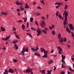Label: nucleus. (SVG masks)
Returning a JSON list of instances; mask_svg holds the SVG:
<instances>
[{
	"label": "nucleus",
	"instance_id": "nucleus-61",
	"mask_svg": "<svg viewBox=\"0 0 74 74\" xmlns=\"http://www.w3.org/2000/svg\"><path fill=\"white\" fill-rule=\"evenodd\" d=\"M30 31V30H26V32H29V31Z\"/></svg>",
	"mask_w": 74,
	"mask_h": 74
},
{
	"label": "nucleus",
	"instance_id": "nucleus-8",
	"mask_svg": "<svg viewBox=\"0 0 74 74\" xmlns=\"http://www.w3.org/2000/svg\"><path fill=\"white\" fill-rule=\"evenodd\" d=\"M8 72L10 73H14V71L12 69H9Z\"/></svg>",
	"mask_w": 74,
	"mask_h": 74
},
{
	"label": "nucleus",
	"instance_id": "nucleus-54",
	"mask_svg": "<svg viewBox=\"0 0 74 74\" xmlns=\"http://www.w3.org/2000/svg\"><path fill=\"white\" fill-rule=\"evenodd\" d=\"M42 19H44V20H45V18H44V17L43 16L42 17Z\"/></svg>",
	"mask_w": 74,
	"mask_h": 74
},
{
	"label": "nucleus",
	"instance_id": "nucleus-40",
	"mask_svg": "<svg viewBox=\"0 0 74 74\" xmlns=\"http://www.w3.org/2000/svg\"><path fill=\"white\" fill-rule=\"evenodd\" d=\"M64 73H65V72H61V74H64Z\"/></svg>",
	"mask_w": 74,
	"mask_h": 74
},
{
	"label": "nucleus",
	"instance_id": "nucleus-11",
	"mask_svg": "<svg viewBox=\"0 0 74 74\" xmlns=\"http://www.w3.org/2000/svg\"><path fill=\"white\" fill-rule=\"evenodd\" d=\"M69 27L71 30H72L73 29V27L72 24H69Z\"/></svg>",
	"mask_w": 74,
	"mask_h": 74
},
{
	"label": "nucleus",
	"instance_id": "nucleus-50",
	"mask_svg": "<svg viewBox=\"0 0 74 74\" xmlns=\"http://www.w3.org/2000/svg\"><path fill=\"white\" fill-rule=\"evenodd\" d=\"M40 2H41V3H42V4H44V1H40Z\"/></svg>",
	"mask_w": 74,
	"mask_h": 74
},
{
	"label": "nucleus",
	"instance_id": "nucleus-9",
	"mask_svg": "<svg viewBox=\"0 0 74 74\" xmlns=\"http://www.w3.org/2000/svg\"><path fill=\"white\" fill-rule=\"evenodd\" d=\"M48 29L47 28H45V30H42V32H43V33H45V34H47V31L48 30Z\"/></svg>",
	"mask_w": 74,
	"mask_h": 74
},
{
	"label": "nucleus",
	"instance_id": "nucleus-28",
	"mask_svg": "<svg viewBox=\"0 0 74 74\" xmlns=\"http://www.w3.org/2000/svg\"><path fill=\"white\" fill-rule=\"evenodd\" d=\"M60 4H59L58 5V6H56L55 7H56V8H59V7H60Z\"/></svg>",
	"mask_w": 74,
	"mask_h": 74
},
{
	"label": "nucleus",
	"instance_id": "nucleus-20",
	"mask_svg": "<svg viewBox=\"0 0 74 74\" xmlns=\"http://www.w3.org/2000/svg\"><path fill=\"white\" fill-rule=\"evenodd\" d=\"M58 38L59 39H60L61 38V34H58Z\"/></svg>",
	"mask_w": 74,
	"mask_h": 74
},
{
	"label": "nucleus",
	"instance_id": "nucleus-34",
	"mask_svg": "<svg viewBox=\"0 0 74 74\" xmlns=\"http://www.w3.org/2000/svg\"><path fill=\"white\" fill-rule=\"evenodd\" d=\"M69 70H70V71H73V69H71V67H69Z\"/></svg>",
	"mask_w": 74,
	"mask_h": 74
},
{
	"label": "nucleus",
	"instance_id": "nucleus-23",
	"mask_svg": "<svg viewBox=\"0 0 74 74\" xmlns=\"http://www.w3.org/2000/svg\"><path fill=\"white\" fill-rule=\"evenodd\" d=\"M52 71V70H51L50 71H47V72H48V73H47V74H51V71Z\"/></svg>",
	"mask_w": 74,
	"mask_h": 74
},
{
	"label": "nucleus",
	"instance_id": "nucleus-58",
	"mask_svg": "<svg viewBox=\"0 0 74 74\" xmlns=\"http://www.w3.org/2000/svg\"><path fill=\"white\" fill-rule=\"evenodd\" d=\"M37 56H40V54L37 53Z\"/></svg>",
	"mask_w": 74,
	"mask_h": 74
},
{
	"label": "nucleus",
	"instance_id": "nucleus-4",
	"mask_svg": "<svg viewBox=\"0 0 74 74\" xmlns=\"http://www.w3.org/2000/svg\"><path fill=\"white\" fill-rule=\"evenodd\" d=\"M37 31L38 33L37 34V36H38L39 35H40V34H41V32L40 29V28H38L37 29Z\"/></svg>",
	"mask_w": 74,
	"mask_h": 74
},
{
	"label": "nucleus",
	"instance_id": "nucleus-27",
	"mask_svg": "<svg viewBox=\"0 0 74 74\" xmlns=\"http://www.w3.org/2000/svg\"><path fill=\"white\" fill-rule=\"evenodd\" d=\"M40 72H41L42 73H45V71L44 70H42V71H40Z\"/></svg>",
	"mask_w": 74,
	"mask_h": 74
},
{
	"label": "nucleus",
	"instance_id": "nucleus-22",
	"mask_svg": "<svg viewBox=\"0 0 74 74\" xmlns=\"http://www.w3.org/2000/svg\"><path fill=\"white\" fill-rule=\"evenodd\" d=\"M22 27L23 28V29H24L25 28V26L24 24H23L22 25Z\"/></svg>",
	"mask_w": 74,
	"mask_h": 74
},
{
	"label": "nucleus",
	"instance_id": "nucleus-13",
	"mask_svg": "<svg viewBox=\"0 0 74 74\" xmlns=\"http://www.w3.org/2000/svg\"><path fill=\"white\" fill-rule=\"evenodd\" d=\"M10 38V36H8L7 37H6V38L5 39H4L3 38H2V40H4V41H7V40H8V39H9V38Z\"/></svg>",
	"mask_w": 74,
	"mask_h": 74
},
{
	"label": "nucleus",
	"instance_id": "nucleus-32",
	"mask_svg": "<svg viewBox=\"0 0 74 74\" xmlns=\"http://www.w3.org/2000/svg\"><path fill=\"white\" fill-rule=\"evenodd\" d=\"M36 16H38L39 15H40V13L39 12H38L36 13Z\"/></svg>",
	"mask_w": 74,
	"mask_h": 74
},
{
	"label": "nucleus",
	"instance_id": "nucleus-56",
	"mask_svg": "<svg viewBox=\"0 0 74 74\" xmlns=\"http://www.w3.org/2000/svg\"><path fill=\"white\" fill-rule=\"evenodd\" d=\"M18 22H23L22 21H21V20L18 21Z\"/></svg>",
	"mask_w": 74,
	"mask_h": 74
},
{
	"label": "nucleus",
	"instance_id": "nucleus-29",
	"mask_svg": "<svg viewBox=\"0 0 74 74\" xmlns=\"http://www.w3.org/2000/svg\"><path fill=\"white\" fill-rule=\"evenodd\" d=\"M35 24L36 25H37V26H38V23H37V21H36L35 22Z\"/></svg>",
	"mask_w": 74,
	"mask_h": 74
},
{
	"label": "nucleus",
	"instance_id": "nucleus-15",
	"mask_svg": "<svg viewBox=\"0 0 74 74\" xmlns=\"http://www.w3.org/2000/svg\"><path fill=\"white\" fill-rule=\"evenodd\" d=\"M1 14L2 15H7V13L5 12H1Z\"/></svg>",
	"mask_w": 74,
	"mask_h": 74
},
{
	"label": "nucleus",
	"instance_id": "nucleus-49",
	"mask_svg": "<svg viewBox=\"0 0 74 74\" xmlns=\"http://www.w3.org/2000/svg\"><path fill=\"white\" fill-rule=\"evenodd\" d=\"M65 12H66V11H65L64 12L63 14V16H64V14H65Z\"/></svg>",
	"mask_w": 74,
	"mask_h": 74
},
{
	"label": "nucleus",
	"instance_id": "nucleus-25",
	"mask_svg": "<svg viewBox=\"0 0 74 74\" xmlns=\"http://www.w3.org/2000/svg\"><path fill=\"white\" fill-rule=\"evenodd\" d=\"M20 8L21 11H23L24 10V9H23V8H22V6H21Z\"/></svg>",
	"mask_w": 74,
	"mask_h": 74
},
{
	"label": "nucleus",
	"instance_id": "nucleus-16",
	"mask_svg": "<svg viewBox=\"0 0 74 74\" xmlns=\"http://www.w3.org/2000/svg\"><path fill=\"white\" fill-rule=\"evenodd\" d=\"M53 63V61L52 60H50L49 62V64H51V63Z\"/></svg>",
	"mask_w": 74,
	"mask_h": 74
},
{
	"label": "nucleus",
	"instance_id": "nucleus-24",
	"mask_svg": "<svg viewBox=\"0 0 74 74\" xmlns=\"http://www.w3.org/2000/svg\"><path fill=\"white\" fill-rule=\"evenodd\" d=\"M33 21V18L32 17L30 18V22H32Z\"/></svg>",
	"mask_w": 74,
	"mask_h": 74
},
{
	"label": "nucleus",
	"instance_id": "nucleus-5",
	"mask_svg": "<svg viewBox=\"0 0 74 74\" xmlns=\"http://www.w3.org/2000/svg\"><path fill=\"white\" fill-rule=\"evenodd\" d=\"M40 25L43 28H44V27H45V22H44V21H41V23L40 24Z\"/></svg>",
	"mask_w": 74,
	"mask_h": 74
},
{
	"label": "nucleus",
	"instance_id": "nucleus-53",
	"mask_svg": "<svg viewBox=\"0 0 74 74\" xmlns=\"http://www.w3.org/2000/svg\"><path fill=\"white\" fill-rule=\"evenodd\" d=\"M58 14H59V12H57L56 14L58 15Z\"/></svg>",
	"mask_w": 74,
	"mask_h": 74
},
{
	"label": "nucleus",
	"instance_id": "nucleus-62",
	"mask_svg": "<svg viewBox=\"0 0 74 74\" xmlns=\"http://www.w3.org/2000/svg\"><path fill=\"white\" fill-rule=\"evenodd\" d=\"M2 49H3V50H5V47H4Z\"/></svg>",
	"mask_w": 74,
	"mask_h": 74
},
{
	"label": "nucleus",
	"instance_id": "nucleus-39",
	"mask_svg": "<svg viewBox=\"0 0 74 74\" xmlns=\"http://www.w3.org/2000/svg\"><path fill=\"white\" fill-rule=\"evenodd\" d=\"M66 40H67V38H65L64 40V42H66Z\"/></svg>",
	"mask_w": 74,
	"mask_h": 74
},
{
	"label": "nucleus",
	"instance_id": "nucleus-30",
	"mask_svg": "<svg viewBox=\"0 0 74 74\" xmlns=\"http://www.w3.org/2000/svg\"><path fill=\"white\" fill-rule=\"evenodd\" d=\"M14 47H15L16 49H17L18 48V46H17V45L16 44L14 45Z\"/></svg>",
	"mask_w": 74,
	"mask_h": 74
},
{
	"label": "nucleus",
	"instance_id": "nucleus-48",
	"mask_svg": "<svg viewBox=\"0 0 74 74\" xmlns=\"http://www.w3.org/2000/svg\"><path fill=\"white\" fill-rule=\"evenodd\" d=\"M49 29H50V30H52V27H51L50 26H49Z\"/></svg>",
	"mask_w": 74,
	"mask_h": 74
},
{
	"label": "nucleus",
	"instance_id": "nucleus-6",
	"mask_svg": "<svg viewBox=\"0 0 74 74\" xmlns=\"http://www.w3.org/2000/svg\"><path fill=\"white\" fill-rule=\"evenodd\" d=\"M33 71V69L29 68V69H27L26 70V73H32Z\"/></svg>",
	"mask_w": 74,
	"mask_h": 74
},
{
	"label": "nucleus",
	"instance_id": "nucleus-2",
	"mask_svg": "<svg viewBox=\"0 0 74 74\" xmlns=\"http://www.w3.org/2000/svg\"><path fill=\"white\" fill-rule=\"evenodd\" d=\"M41 50V52H43L44 51V53H45V55L44 56H42L43 58H47V53L48 52L47 51H45V49H43L42 48H40Z\"/></svg>",
	"mask_w": 74,
	"mask_h": 74
},
{
	"label": "nucleus",
	"instance_id": "nucleus-57",
	"mask_svg": "<svg viewBox=\"0 0 74 74\" xmlns=\"http://www.w3.org/2000/svg\"><path fill=\"white\" fill-rule=\"evenodd\" d=\"M29 36H30L32 38H33V37H32V35L29 34Z\"/></svg>",
	"mask_w": 74,
	"mask_h": 74
},
{
	"label": "nucleus",
	"instance_id": "nucleus-64",
	"mask_svg": "<svg viewBox=\"0 0 74 74\" xmlns=\"http://www.w3.org/2000/svg\"><path fill=\"white\" fill-rule=\"evenodd\" d=\"M47 19H48V15H47Z\"/></svg>",
	"mask_w": 74,
	"mask_h": 74
},
{
	"label": "nucleus",
	"instance_id": "nucleus-52",
	"mask_svg": "<svg viewBox=\"0 0 74 74\" xmlns=\"http://www.w3.org/2000/svg\"><path fill=\"white\" fill-rule=\"evenodd\" d=\"M17 11L18 12H19V11H20L19 9H17Z\"/></svg>",
	"mask_w": 74,
	"mask_h": 74
},
{
	"label": "nucleus",
	"instance_id": "nucleus-33",
	"mask_svg": "<svg viewBox=\"0 0 74 74\" xmlns=\"http://www.w3.org/2000/svg\"><path fill=\"white\" fill-rule=\"evenodd\" d=\"M15 36H16V38H18V39H20V38H19L18 36L16 35V34L15 35Z\"/></svg>",
	"mask_w": 74,
	"mask_h": 74
},
{
	"label": "nucleus",
	"instance_id": "nucleus-19",
	"mask_svg": "<svg viewBox=\"0 0 74 74\" xmlns=\"http://www.w3.org/2000/svg\"><path fill=\"white\" fill-rule=\"evenodd\" d=\"M5 71L3 73V74H8V71L5 69Z\"/></svg>",
	"mask_w": 74,
	"mask_h": 74
},
{
	"label": "nucleus",
	"instance_id": "nucleus-60",
	"mask_svg": "<svg viewBox=\"0 0 74 74\" xmlns=\"http://www.w3.org/2000/svg\"><path fill=\"white\" fill-rule=\"evenodd\" d=\"M56 69V67H55V68L54 69V70L55 71V70Z\"/></svg>",
	"mask_w": 74,
	"mask_h": 74
},
{
	"label": "nucleus",
	"instance_id": "nucleus-43",
	"mask_svg": "<svg viewBox=\"0 0 74 74\" xmlns=\"http://www.w3.org/2000/svg\"><path fill=\"white\" fill-rule=\"evenodd\" d=\"M71 34H72V36L73 37H74V34H73V32H71Z\"/></svg>",
	"mask_w": 74,
	"mask_h": 74
},
{
	"label": "nucleus",
	"instance_id": "nucleus-31",
	"mask_svg": "<svg viewBox=\"0 0 74 74\" xmlns=\"http://www.w3.org/2000/svg\"><path fill=\"white\" fill-rule=\"evenodd\" d=\"M68 6L67 5H66L65 6V8H64L66 10V9H67V6Z\"/></svg>",
	"mask_w": 74,
	"mask_h": 74
},
{
	"label": "nucleus",
	"instance_id": "nucleus-47",
	"mask_svg": "<svg viewBox=\"0 0 74 74\" xmlns=\"http://www.w3.org/2000/svg\"><path fill=\"white\" fill-rule=\"evenodd\" d=\"M56 4H58V5H59V4H60V3H56L55 4V5H56Z\"/></svg>",
	"mask_w": 74,
	"mask_h": 74
},
{
	"label": "nucleus",
	"instance_id": "nucleus-63",
	"mask_svg": "<svg viewBox=\"0 0 74 74\" xmlns=\"http://www.w3.org/2000/svg\"><path fill=\"white\" fill-rule=\"evenodd\" d=\"M74 60V58H72V60Z\"/></svg>",
	"mask_w": 74,
	"mask_h": 74
},
{
	"label": "nucleus",
	"instance_id": "nucleus-18",
	"mask_svg": "<svg viewBox=\"0 0 74 74\" xmlns=\"http://www.w3.org/2000/svg\"><path fill=\"white\" fill-rule=\"evenodd\" d=\"M1 29L2 32H4V31L5 30V29L2 27H1Z\"/></svg>",
	"mask_w": 74,
	"mask_h": 74
},
{
	"label": "nucleus",
	"instance_id": "nucleus-12",
	"mask_svg": "<svg viewBox=\"0 0 74 74\" xmlns=\"http://www.w3.org/2000/svg\"><path fill=\"white\" fill-rule=\"evenodd\" d=\"M66 30L67 32H68V33H71V31H70V29H69V28H68V27H66Z\"/></svg>",
	"mask_w": 74,
	"mask_h": 74
},
{
	"label": "nucleus",
	"instance_id": "nucleus-1",
	"mask_svg": "<svg viewBox=\"0 0 74 74\" xmlns=\"http://www.w3.org/2000/svg\"><path fill=\"white\" fill-rule=\"evenodd\" d=\"M65 16V19L64 20V22H63V24L64 25V27L66 29V25H67V17L68 16V12H67L65 13L64 15Z\"/></svg>",
	"mask_w": 74,
	"mask_h": 74
},
{
	"label": "nucleus",
	"instance_id": "nucleus-38",
	"mask_svg": "<svg viewBox=\"0 0 74 74\" xmlns=\"http://www.w3.org/2000/svg\"><path fill=\"white\" fill-rule=\"evenodd\" d=\"M25 8H29V6H25Z\"/></svg>",
	"mask_w": 74,
	"mask_h": 74
},
{
	"label": "nucleus",
	"instance_id": "nucleus-10",
	"mask_svg": "<svg viewBox=\"0 0 74 74\" xmlns=\"http://www.w3.org/2000/svg\"><path fill=\"white\" fill-rule=\"evenodd\" d=\"M16 4L17 5H22V3H20L19 2V1H17L16 2Z\"/></svg>",
	"mask_w": 74,
	"mask_h": 74
},
{
	"label": "nucleus",
	"instance_id": "nucleus-46",
	"mask_svg": "<svg viewBox=\"0 0 74 74\" xmlns=\"http://www.w3.org/2000/svg\"><path fill=\"white\" fill-rule=\"evenodd\" d=\"M27 20V18L25 17V19L24 21V22H26V21Z\"/></svg>",
	"mask_w": 74,
	"mask_h": 74
},
{
	"label": "nucleus",
	"instance_id": "nucleus-42",
	"mask_svg": "<svg viewBox=\"0 0 74 74\" xmlns=\"http://www.w3.org/2000/svg\"><path fill=\"white\" fill-rule=\"evenodd\" d=\"M29 51V50H28V48H27V49H25V52H27Z\"/></svg>",
	"mask_w": 74,
	"mask_h": 74
},
{
	"label": "nucleus",
	"instance_id": "nucleus-55",
	"mask_svg": "<svg viewBox=\"0 0 74 74\" xmlns=\"http://www.w3.org/2000/svg\"><path fill=\"white\" fill-rule=\"evenodd\" d=\"M29 25V23H28V22L27 23V26H28Z\"/></svg>",
	"mask_w": 74,
	"mask_h": 74
},
{
	"label": "nucleus",
	"instance_id": "nucleus-45",
	"mask_svg": "<svg viewBox=\"0 0 74 74\" xmlns=\"http://www.w3.org/2000/svg\"><path fill=\"white\" fill-rule=\"evenodd\" d=\"M38 8L40 10H41V7H40V6L38 7Z\"/></svg>",
	"mask_w": 74,
	"mask_h": 74
},
{
	"label": "nucleus",
	"instance_id": "nucleus-41",
	"mask_svg": "<svg viewBox=\"0 0 74 74\" xmlns=\"http://www.w3.org/2000/svg\"><path fill=\"white\" fill-rule=\"evenodd\" d=\"M13 29L14 30V31H15V30H16V28H15V27H13Z\"/></svg>",
	"mask_w": 74,
	"mask_h": 74
},
{
	"label": "nucleus",
	"instance_id": "nucleus-36",
	"mask_svg": "<svg viewBox=\"0 0 74 74\" xmlns=\"http://www.w3.org/2000/svg\"><path fill=\"white\" fill-rule=\"evenodd\" d=\"M52 34H53V35H55V31H53L52 32Z\"/></svg>",
	"mask_w": 74,
	"mask_h": 74
},
{
	"label": "nucleus",
	"instance_id": "nucleus-59",
	"mask_svg": "<svg viewBox=\"0 0 74 74\" xmlns=\"http://www.w3.org/2000/svg\"><path fill=\"white\" fill-rule=\"evenodd\" d=\"M52 27H52V28L53 29V27H54V25H52Z\"/></svg>",
	"mask_w": 74,
	"mask_h": 74
},
{
	"label": "nucleus",
	"instance_id": "nucleus-14",
	"mask_svg": "<svg viewBox=\"0 0 74 74\" xmlns=\"http://www.w3.org/2000/svg\"><path fill=\"white\" fill-rule=\"evenodd\" d=\"M61 57L62 58V60H64L66 58V56H64L63 55H62Z\"/></svg>",
	"mask_w": 74,
	"mask_h": 74
},
{
	"label": "nucleus",
	"instance_id": "nucleus-51",
	"mask_svg": "<svg viewBox=\"0 0 74 74\" xmlns=\"http://www.w3.org/2000/svg\"><path fill=\"white\" fill-rule=\"evenodd\" d=\"M67 47H68V48H69L70 47V45H67Z\"/></svg>",
	"mask_w": 74,
	"mask_h": 74
},
{
	"label": "nucleus",
	"instance_id": "nucleus-21",
	"mask_svg": "<svg viewBox=\"0 0 74 74\" xmlns=\"http://www.w3.org/2000/svg\"><path fill=\"white\" fill-rule=\"evenodd\" d=\"M64 40H63V38H62L61 39H60V42H63Z\"/></svg>",
	"mask_w": 74,
	"mask_h": 74
},
{
	"label": "nucleus",
	"instance_id": "nucleus-37",
	"mask_svg": "<svg viewBox=\"0 0 74 74\" xmlns=\"http://www.w3.org/2000/svg\"><path fill=\"white\" fill-rule=\"evenodd\" d=\"M58 16L60 18H62V16H61V15L59 14L58 15Z\"/></svg>",
	"mask_w": 74,
	"mask_h": 74
},
{
	"label": "nucleus",
	"instance_id": "nucleus-26",
	"mask_svg": "<svg viewBox=\"0 0 74 74\" xmlns=\"http://www.w3.org/2000/svg\"><path fill=\"white\" fill-rule=\"evenodd\" d=\"M12 60L14 61V63H16V62H17V61L16 59H13Z\"/></svg>",
	"mask_w": 74,
	"mask_h": 74
},
{
	"label": "nucleus",
	"instance_id": "nucleus-7",
	"mask_svg": "<svg viewBox=\"0 0 74 74\" xmlns=\"http://www.w3.org/2000/svg\"><path fill=\"white\" fill-rule=\"evenodd\" d=\"M58 49H59V51H58V53L59 54H62L61 52L62 51V49H61L60 47H58Z\"/></svg>",
	"mask_w": 74,
	"mask_h": 74
},
{
	"label": "nucleus",
	"instance_id": "nucleus-17",
	"mask_svg": "<svg viewBox=\"0 0 74 74\" xmlns=\"http://www.w3.org/2000/svg\"><path fill=\"white\" fill-rule=\"evenodd\" d=\"M26 48L24 47L23 49V51H21L22 53H23V52H25Z\"/></svg>",
	"mask_w": 74,
	"mask_h": 74
},
{
	"label": "nucleus",
	"instance_id": "nucleus-35",
	"mask_svg": "<svg viewBox=\"0 0 74 74\" xmlns=\"http://www.w3.org/2000/svg\"><path fill=\"white\" fill-rule=\"evenodd\" d=\"M61 61L62 63H63L65 64V62H64V60H61Z\"/></svg>",
	"mask_w": 74,
	"mask_h": 74
},
{
	"label": "nucleus",
	"instance_id": "nucleus-3",
	"mask_svg": "<svg viewBox=\"0 0 74 74\" xmlns=\"http://www.w3.org/2000/svg\"><path fill=\"white\" fill-rule=\"evenodd\" d=\"M31 49L34 52H35V51H37L38 49V46H36V47H34L33 48H31Z\"/></svg>",
	"mask_w": 74,
	"mask_h": 74
},
{
	"label": "nucleus",
	"instance_id": "nucleus-44",
	"mask_svg": "<svg viewBox=\"0 0 74 74\" xmlns=\"http://www.w3.org/2000/svg\"><path fill=\"white\" fill-rule=\"evenodd\" d=\"M31 29H32L33 30H34L35 31H36V29H34L33 28H32Z\"/></svg>",
	"mask_w": 74,
	"mask_h": 74
}]
</instances>
